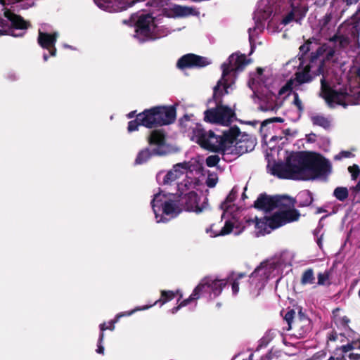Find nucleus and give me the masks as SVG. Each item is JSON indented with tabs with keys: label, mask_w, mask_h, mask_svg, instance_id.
Here are the masks:
<instances>
[{
	"label": "nucleus",
	"mask_w": 360,
	"mask_h": 360,
	"mask_svg": "<svg viewBox=\"0 0 360 360\" xmlns=\"http://www.w3.org/2000/svg\"><path fill=\"white\" fill-rule=\"evenodd\" d=\"M330 162L321 155L309 151L293 152L285 162L275 163L271 174L279 179L310 180L330 172Z\"/></svg>",
	"instance_id": "obj_1"
},
{
	"label": "nucleus",
	"mask_w": 360,
	"mask_h": 360,
	"mask_svg": "<svg viewBox=\"0 0 360 360\" xmlns=\"http://www.w3.org/2000/svg\"><path fill=\"white\" fill-rule=\"evenodd\" d=\"M314 63L311 62L304 68L295 74L294 83L295 87L304 83L311 82L316 77L322 75L321 79V96L328 103H336L338 105L346 107V99L349 96V94L345 89L335 90L330 87L326 81V77L324 72V60H319L316 70H312L314 68Z\"/></svg>",
	"instance_id": "obj_2"
},
{
	"label": "nucleus",
	"mask_w": 360,
	"mask_h": 360,
	"mask_svg": "<svg viewBox=\"0 0 360 360\" xmlns=\"http://www.w3.org/2000/svg\"><path fill=\"white\" fill-rule=\"evenodd\" d=\"M230 85L226 82L219 80L213 89L212 99L216 103L214 108H209L204 112V120L212 124L229 126L236 117L234 110L223 104L222 97L228 94Z\"/></svg>",
	"instance_id": "obj_3"
},
{
	"label": "nucleus",
	"mask_w": 360,
	"mask_h": 360,
	"mask_svg": "<svg viewBox=\"0 0 360 360\" xmlns=\"http://www.w3.org/2000/svg\"><path fill=\"white\" fill-rule=\"evenodd\" d=\"M192 140L201 148L213 153L225 155L226 148H223L221 136L216 135L212 130L206 131L201 124H196L192 130Z\"/></svg>",
	"instance_id": "obj_4"
},
{
	"label": "nucleus",
	"mask_w": 360,
	"mask_h": 360,
	"mask_svg": "<svg viewBox=\"0 0 360 360\" xmlns=\"http://www.w3.org/2000/svg\"><path fill=\"white\" fill-rule=\"evenodd\" d=\"M300 217V212L293 207L276 212L266 219L269 221L268 227L274 230L288 223L297 221Z\"/></svg>",
	"instance_id": "obj_5"
},
{
	"label": "nucleus",
	"mask_w": 360,
	"mask_h": 360,
	"mask_svg": "<svg viewBox=\"0 0 360 360\" xmlns=\"http://www.w3.org/2000/svg\"><path fill=\"white\" fill-rule=\"evenodd\" d=\"M250 63V60L247 59L245 54H231L229 58V62L221 65L222 75L219 80H221L222 82L224 81L228 82L226 79V76L231 72L238 73L243 71Z\"/></svg>",
	"instance_id": "obj_6"
},
{
	"label": "nucleus",
	"mask_w": 360,
	"mask_h": 360,
	"mask_svg": "<svg viewBox=\"0 0 360 360\" xmlns=\"http://www.w3.org/2000/svg\"><path fill=\"white\" fill-rule=\"evenodd\" d=\"M210 63L211 60L207 57L194 53H187L177 60L176 67L180 70L202 68Z\"/></svg>",
	"instance_id": "obj_7"
},
{
	"label": "nucleus",
	"mask_w": 360,
	"mask_h": 360,
	"mask_svg": "<svg viewBox=\"0 0 360 360\" xmlns=\"http://www.w3.org/2000/svg\"><path fill=\"white\" fill-rule=\"evenodd\" d=\"M205 293L211 294L207 284V278H206V277L201 280L187 299L182 300L176 307H174L171 309L172 313H176L181 308L187 306L192 302L198 300Z\"/></svg>",
	"instance_id": "obj_8"
},
{
	"label": "nucleus",
	"mask_w": 360,
	"mask_h": 360,
	"mask_svg": "<svg viewBox=\"0 0 360 360\" xmlns=\"http://www.w3.org/2000/svg\"><path fill=\"white\" fill-rule=\"evenodd\" d=\"M58 37V33L56 32L48 33L39 30L37 43L42 49L48 50L51 56L54 57L57 53L56 44Z\"/></svg>",
	"instance_id": "obj_9"
},
{
	"label": "nucleus",
	"mask_w": 360,
	"mask_h": 360,
	"mask_svg": "<svg viewBox=\"0 0 360 360\" xmlns=\"http://www.w3.org/2000/svg\"><path fill=\"white\" fill-rule=\"evenodd\" d=\"M159 114L160 111L158 105L148 109H145L143 112H140L142 126L148 129L162 127L161 124L162 120L160 119Z\"/></svg>",
	"instance_id": "obj_10"
},
{
	"label": "nucleus",
	"mask_w": 360,
	"mask_h": 360,
	"mask_svg": "<svg viewBox=\"0 0 360 360\" xmlns=\"http://www.w3.org/2000/svg\"><path fill=\"white\" fill-rule=\"evenodd\" d=\"M159 114L160 111L158 105L148 109H145L143 112H140L142 126L148 129L162 127L161 124L162 120L160 119Z\"/></svg>",
	"instance_id": "obj_11"
},
{
	"label": "nucleus",
	"mask_w": 360,
	"mask_h": 360,
	"mask_svg": "<svg viewBox=\"0 0 360 360\" xmlns=\"http://www.w3.org/2000/svg\"><path fill=\"white\" fill-rule=\"evenodd\" d=\"M256 145L255 141L248 134H242L228 154L242 155L252 151Z\"/></svg>",
	"instance_id": "obj_12"
},
{
	"label": "nucleus",
	"mask_w": 360,
	"mask_h": 360,
	"mask_svg": "<svg viewBox=\"0 0 360 360\" xmlns=\"http://www.w3.org/2000/svg\"><path fill=\"white\" fill-rule=\"evenodd\" d=\"M342 35H345L352 42L359 41L360 34V22L359 20L343 22L338 28Z\"/></svg>",
	"instance_id": "obj_13"
},
{
	"label": "nucleus",
	"mask_w": 360,
	"mask_h": 360,
	"mask_svg": "<svg viewBox=\"0 0 360 360\" xmlns=\"http://www.w3.org/2000/svg\"><path fill=\"white\" fill-rule=\"evenodd\" d=\"M198 202L199 197L195 191L188 192L181 198V205L184 209L188 212L200 213L202 211V207L198 205Z\"/></svg>",
	"instance_id": "obj_14"
},
{
	"label": "nucleus",
	"mask_w": 360,
	"mask_h": 360,
	"mask_svg": "<svg viewBox=\"0 0 360 360\" xmlns=\"http://www.w3.org/2000/svg\"><path fill=\"white\" fill-rule=\"evenodd\" d=\"M274 195H269L266 193H260L254 202L253 207L265 212H270L276 209Z\"/></svg>",
	"instance_id": "obj_15"
},
{
	"label": "nucleus",
	"mask_w": 360,
	"mask_h": 360,
	"mask_svg": "<svg viewBox=\"0 0 360 360\" xmlns=\"http://www.w3.org/2000/svg\"><path fill=\"white\" fill-rule=\"evenodd\" d=\"M240 128L238 126L231 127L228 130L224 131L221 136L223 148L227 149L226 154L231 150L232 144L236 142L241 136Z\"/></svg>",
	"instance_id": "obj_16"
},
{
	"label": "nucleus",
	"mask_w": 360,
	"mask_h": 360,
	"mask_svg": "<svg viewBox=\"0 0 360 360\" xmlns=\"http://www.w3.org/2000/svg\"><path fill=\"white\" fill-rule=\"evenodd\" d=\"M167 154V151L162 148H154L150 149L146 147L141 150L135 159V165H142L146 163L152 156H162Z\"/></svg>",
	"instance_id": "obj_17"
},
{
	"label": "nucleus",
	"mask_w": 360,
	"mask_h": 360,
	"mask_svg": "<svg viewBox=\"0 0 360 360\" xmlns=\"http://www.w3.org/2000/svg\"><path fill=\"white\" fill-rule=\"evenodd\" d=\"M178 293H179V290H176V292H174L172 290H162L160 291V297L158 300H157L153 304H151L149 305H145L142 307H136L134 309L130 311L128 313V315H131L136 311L148 309L151 307L156 305V304H160V306H162L165 303L174 299V297L176 296V295Z\"/></svg>",
	"instance_id": "obj_18"
},
{
	"label": "nucleus",
	"mask_w": 360,
	"mask_h": 360,
	"mask_svg": "<svg viewBox=\"0 0 360 360\" xmlns=\"http://www.w3.org/2000/svg\"><path fill=\"white\" fill-rule=\"evenodd\" d=\"M153 23V18L150 15L140 16L136 22V32L143 37H150L152 33L150 25Z\"/></svg>",
	"instance_id": "obj_19"
},
{
	"label": "nucleus",
	"mask_w": 360,
	"mask_h": 360,
	"mask_svg": "<svg viewBox=\"0 0 360 360\" xmlns=\"http://www.w3.org/2000/svg\"><path fill=\"white\" fill-rule=\"evenodd\" d=\"M4 17L11 22V27L15 30H27L30 27V23L23 19L20 15H17L10 10L4 11Z\"/></svg>",
	"instance_id": "obj_20"
},
{
	"label": "nucleus",
	"mask_w": 360,
	"mask_h": 360,
	"mask_svg": "<svg viewBox=\"0 0 360 360\" xmlns=\"http://www.w3.org/2000/svg\"><path fill=\"white\" fill-rule=\"evenodd\" d=\"M324 53L326 54L325 57L321 60H324L325 63L326 61H329L333 59L335 54V48L330 47L327 44H322L314 52L311 53V62L316 63L318 58Z\"/></svg>",
	"instance_id": "obj_21"
},
{
	"label": "nucleus",
	"mask_w": 360,
	"mask_h": 360,
	"mask_svg": "<svg viewBox=\"0 0 360 360\" xmlns=\"http://www.w3.org/2000/svg\"><path fill=\"white\" fill-rule=\"evenodd\" d=\"M160 111L159 117L162 119V126L169 125L174 123L176 120V110L173 105H158Z\"/></svg>",
	"instance_id": "obj_22"
},
{
	"label": "nucleus",
	"mask_w": 360,
	"mask_h": 360,
	"mask_svg": "<svg viewBox=\"0 0 360 360\" xmlns=\"http://www.w3.org/2000/svg\"><path fill=\"white\" fill-rule=\"evenodd\" d=\"M147 141L150 146L162 148L166 144V134L163 129H154L150 131Z\"/></svg>",
	"instance_id": "obj_23"
},
{
	"label": "nucleus",
	"mask_w": 360,
	"mask_h": 360,
	"mask_svg": "<svg viewBox=\"0 0 360 360\" xmlns=\"http://www.w3.org/2000/svg\"><path fill=\"white\" fill-rule=\"evenodd\" d=\"M275 207L280 210H284L295 207L296 200L288 195H274Z\"/></svg>",
	"instance_id": "obj_24"
},
{
	"label": "nucleus",
	"mask_w": 360,
	"mask_h": 360,
	"mask_svg": "<svg viewBox=\"0 0 360 360\" xmlns=\"http://www.w3.org/2000/svg\"><path fill=\"white\" fill-rule=\"evenodd\" d=\"M206 278H207L210 293H212L214 297H218L228 283L226 279L212 278L211 277H206Z\"/></svg>",
	"instance_id": "obj_25"
},
{
	"label": "nucleus",
	"mask_w": 360,
	"mask_h": 360,
	"mask_svg": "<svg viewBox=\"0 0 360 360\" xmlns=\"http://www.w3.org/2000/svg\"><path fill=\"white\" fill-rule=\"evenodd\" d=\"M330 42H333L334 44V47L335 49H345L347 48L352 41L348 39L345 35H342L341 32H337L335 34L329 39Z\"/></svg>",
	"instance_id": "obj_26"
},
{
	"label": "nucleus",
	"mask_w": 360,
	"mask_h": 360,
	"mask_svg": "<svg viewBox=\"0 0 360 360\" xmlns=\"http://www.w3.org/2000/svg\"><path fill=\"white\" fill-rule=\"evenodd\" d=\"M165 195H162L160 193H158L154 195L153 200H151V207L153 210V212L155 215V218L157 219L158 222L165 221L163 220L162 216H160L159 212L161 210L162 206L161 204H163L162 198Z\"/></svg>",
	"instance_id": "obj_27"
},
{
	"label": "nucleus",
	"mask_w": 360,
	"mask_h": 360,
	"mask_svg": "<svg viewBox=\"0 0 360 360\" xmlns=\"http://www.w3.org/2000/svg\"><path fill=\"white\" fill-rule=\"evenodd\" d=\"M298 207H304L309 206L314 201L312 193L308 190L302 191L298 194Z\"/></svg>",
	"instance_id": "obj_28"
},
{
	"label": "nucleus",
	"mask_w": 360,
	"mask_h": 360,
	"mask_svg": "<svg viewBox=\"0 0 360 360\" xmlns=\"http://www.w3.org/2000/svg\"><path fill=\"white\" fill-rule=\"evenodd\" d=\"M340 311V309L339 307H337V308L334 309L332 311L335 323L337 326H340L345 329L349 328V323L350 322V319L346 316H339Z\"/></svg>",
	"instance_id": "obj_29"
},
{
	"label": "nucleus",
	"mask_w": 360,
	"mask_h": 360,
	"mask_svg": "<svg viewBox=\"0 0 360 360\" xmlns=\"http://www.w3.org/2000/svg\"><path fill=\"white\" fill-rule=\"evenodd\" d=\"M162 213L166 215H170L172 214H179L180 212V210L176 205V203L172 200L165 201L163 204H161Z\"/></svg>",
	"instance_id": "obj_30"
},
{
	"label": "nucleus",
	"mask_w": 360,
	"mask_h": 360,
	"mask_svg": "<svg viewBox=\"0 0 360 360\" xmlns=\"http://www.w3.org/2000/svg\"><path fill=\"white\" fill-rule=\"evenodd\" d=\"M311 121L314 125L319 126L324 129H330L331 126L330 121L323 115H316L311 117Z\"/></svg>",
	"instance_id": "obj_31"
},
{
	"label": "nucleus",
	"mask_w": 360,
	"mask_h": 360,
	"mask_svg": "<svg viewBox=\"0 0 360 360\" xmlns=\"http://www.w3.org/2000/svg\"><path fill=\"white\" fill-rule=\"evenodd\" d=\"M300 283L302 285L315 283V276L313 269L308 268L302 274Z\"/></svg>",
	"instance_id": "obj_32"
},
{
	"label": "nucleus",
	"mask_w": 360,
	"mask_h": 360,
	"mask_svg": "<svg viewBox=\"0 0 360 360\" xmlns=\"http://www.w3.org/2000/svg\"><path fill=\"white\" fill-rule=\"evenodd\" d=\"M238 191L233 188L226 199L221 203L220 208L224 212H227L231 207V203L236 199Z\"/></svg>",
	"instance_id": "obj_33"
},
{
	"label": "nucleus",
	"mask_w": 360,
	"mask_h": 360,
	"mask_svg": "<svg viewBox=\"0 0 360 360\" xmlns=\"http://www.w3.org/2000/svg\"><path fill=\"white\" fill-rule=\"evenodd\" d=\"M333 196L339 201L344 202L349 196L347 188L338 186L333 191Z\"/></svg>",
	"instance_id": "obj_34"
},
{
	"label": "nucleus",
	"mask_w": 360,
	"mask_h": 360,
	"mask_svg": "<svg viewBox=\"0 0 360 360\" xmlns=\"http://www.w3.org/2000/svg\"><path fill=\"white\" fill-rule=\"evenodd\" d=\"M343 354H348V352H352L354 349H360V339L353 340L347 345H342L340 348Z\"/></svg>",
	"instance_id": "obj_35"
},
{
	"label": "nucleus",
	"mask_w": 360,
	"mask_h": 360,
	"mask_svg": "<svg viewBox=\"0 0 360 360\" xmlns=\"http://www.w3.org/2000/svg\"><path fill=\"white\" fill-rule=\"evenodd\" d=\"M330 271H325L323 272H319L317 275V284L319 285H327L329 286L331 285V282L330 280Z\"/></svg>",
	"instance_id": "obj_36"
},
{
	"label": "nucleus",
	"mask_w": 360,
	"mask_h": 360,
	"mask_svg": "<svg viewBox=\"0 0 360 360\" xmlns=\"http://www.w3.org/2000/svg\"><path fill=\"white\" fill-rule=\"evenodd\" d=\"M101 333L98 340V348L96 352L100 354H104V347L102 345L104 339V331L106 330L105 323H101L99 326Z\"/></svg>",
	"instance_id": "obj_37"
},
{
	"label": "nucleus",
	"mask_w": 360,
	"mask_h": 360,
	"mask_svg": "<svg viewBox=\"0 0 360 360\" xmlns=\"http://www.w3.org/2000/svg\"><path fill=\"white\" fill-rule=\"evenodd\" d=\"M142 126L141 117L140 113L136 115V118L128 122L127 131L131 133L139 130V127Z\"/></svg>",
	"instance_id": "obj_38"
},
{
	"label": "nucleus",
	"mask_w": 360,
	"mask_h": 360,
	"mask_svg": "<svg viewBox=\"0 0 360 360\" xmlns=\"http://www.w3.org/2000/svg\"><path fill=\"white\" fill-rule=\"evenodd\" d=\"M294 80L290 79L286 82V83L279 89L278 96H281L285 94L289 95L295 86Z\"/></svg>",
	"instance_id": "obj_39"
},
{
	"label": "nucleus",
	"mask_w": 360,
	"mask_h": 360,
	"mask_svg": "<svg viewBox=\"0 0 360 360\" xmlns=\"http://www.w3.org/2000/svg\"><path fill=\"white\" fill-rule=\"evenodd\" d=\"M178 178L177 170L167 172L163 179V184H171Z\"/></svg>",
	"instance_id": "obj_40"
},
{
	"label": "nucleus",
	"mask_w": 360,
	"mask_h": 360,
	"mask_svg": "<svg viewBox=\"0 0 360 360\" xmlns=\"http://www.w3.org/2000/svg\"><path fill=\"white\" fill-rule=\"evenodd\" d=\"M295 315V311L294 309H290L286 312L284 316V320L288 323L287 330H289L292 328V324L295 323L293 322V319Z\"/></svg>",
	"instance_id": "obj_41"
},
{
	"label": "nucleus",
	"mask_w": 360,
	"mask_h": 360,
	"mask_svg": "<svg viewBox=\"0 0 360 360\" xmlns=\"http://www.w3.org/2000/svg\"><path fill=\"white\" fill-rule=\"evenodd\" d=\"M220 161V158L217 155H212L208 156L205 160L206 165L209 167H213L217 165Z\"/></svg>",
	"instance_id": "obj_42"
},
{
	"label": "nucleus",
	"mask_w": 360,
	"mask_h": 360,
	"mask_svg": "<svg viewBox=\"0 0 360 360\" xmlns=\"http://www.w3.org/2000/svg\"><path fill=\"white\" fill-rule=\"evenodd\" d=\"M233 223L229 220L226 221L224 226L221 229L219 235L225 236V235L229 234L233 231Z\"/></svg>",
	"instance_id": "obj_43"
},
{
	"label": "nucleus",
	"mask_w": 360,
	"mask_h": 360,
	"mask_svg": "<svg viewBox=\"0 0 360 360\" xmlns=\"http://www.w3.org/2000/svg\"><path fill=\"white\" fill-rule=\"evenodd\" d=\"M128 312H124V313H120L116 315V316L115 317L114 319L111 320L110 322H109V326H107L105 324V328H107L106 330H115V323L118 322L119 321V319L122 317V316H129L128 315Z\"/></svg>",
	"instance_id": "obj_44"
},
{
	"label": "nucleus",
	"mask_w": 360,
	"mask_h": 360,
	"mask_svg": "<svg viewBox=\"0 0 360 360\" xmlns=\"http://www.w3.org/2000/svg\"><path fill=\"white\" fill-rule=\"evenodd\" d=\"M348 171L351 174V177L352 180H356L360 174V168L356 164L349 166L348 167Z\"/></svg>",
	"instance_id": "obj_45"
},
{
	"label": "nucleus",
	"mask_w": 360,
	"mask_h": 360,
	"mask_svg": "<svg viewBox=\"0 0 360 360\" xmlns=\"http://www.w3.org/2000/svg\"><path fill=\"white\" fill-rule=\"evenodd\" d=\"M312 40H315V38L309 39L304 44L300 46V52L302 53V56L306 55L310 51V45L312 43Z\"/></svg>",
	"instance_id": "obj_46"
},
{
	"label": "nucleus",
	"mask_w": 360,
	"mask_h": 360,
	"mask_svg": "<svg viewBox=\"0 0 360 360\" xmlns=\"http://www.w3.org/2000/svg\"><path fill=\"white\" fill-rule=\"evenodd\" d=\"M2 35H11L13 37H22L24 35V33H20V34H15L14 33V31L11 29V28H2V27H0V36H2Z\"/></svg>",
	"instance_id": "obj_47"
},
{
	"label": "nucleus",
	"mask_w": 360,
	"mask_h": 360,
	"mask_svg": "<svg viewBox=\"0 0 360 360\" xmlns=\"http://www.w3.org/2000/svg\"><path fill=\"white\" fill-rule=\"evenodd\" d=\"M266 217L264 218L263 220L259 219L256 217L255 221V228L259 230L265 229L266 226H268L269 221L266 219Z\"/></svg>",
	"instance_id": "obj_48"
},
{
	"label": "nucleus",
	"mask_w": 360,
	"mask_h": 360,
	"mask_svg": "<svg viewBox=\"0 0 360 360\" xmlns=\"http://www.w3.org/2000/svg\"><path fill=\"white\" fill-rule=\"evenodd\" d=\"M283 121H284L283 118L280 117H274L272 118L266 119L261 123V129H262V128L266 127L268 124L273 123V122L281 123Z\"/></svg>",
	"instance_id": "obj_49"
},
{
	"label": "nucleus",
	"mask_w": 360,
	"mask_h": 360,
	"mask_svg": "<svg viewBox=\"0 0 360 360\" xmlns=\"http://www.w3.org/2000/svg\"><path fill=\"white\" fill-rule=\"evenodd\" d=\"M294 100L293 104L297 108L300 112H302L304 110V106L302 105V102L300 100L299 95L297 92L293 93Z\"/></svg>",
	"instance_id": "obj_50"
},
{
	"label": "nucleus",
	"mask_w": 360,
	"mask_h": 360,
	"mask_svg": "<svg viewBox=\"0 0 360 360\" xmlns=\"http://www.w3.org/2000/svg\"><path fill=\"white\" fill-rule=\"evenodd\" d=\"M295 18V13L293 11L289 12L282 20L281 23L284 25L289 24Z\"/></svg>",
	"instance_id": "obj_51"
},
{
	"label": "nucleus",
	"mask_w": 360,
	"mask_h": 360,
	"mask_svg": "<svg viewBox=\"0 0 360 360\" xmlns=\"http://www.w3.org/2000/svg\"><path fill=\"white\" fill-rule=\"evenodd\" d=\"M354 156V155L350 152L347 150H342L341 151L338 155L335 157V160H340L342 158H349Z\"/></svg>",
	"instance_id": "obj_52"
},
{
	"label": "nucleus",
	"mask_w": 360,
	"mask_h": 360,
	"mask_svg": "<svg viewBox=\"0 0 360 360\" xmlns=\"http://www.w3.org/2000/svg\"><path fill=\"white\" fill-rule=\"evenodd\" d=\"M332 15L331 13H327L325 16L320 20V23L322 27H326L331 20Z\"/></svg>",
	"instance_id": "obj_53"
},
{
	"label": "nucleus",
	"mask_w": 360,
	"mask_h": 360,
	"mask_svg": "<svg viewBox=\"0 0 360 360\" xmlns=\"http://www.w3.org/2000/svg\"><path fill=\"white\" fill-rule=\"evenodd\" d=\"M231 288L233 295H236L239 291V282L237 280L231 278Z\"/></svg>",
	"instance_id": "obj_54"
},
{
	"label": "nucleus",
	"mask_w": 360,
	"mask_h": 360,
	"mask_svg": "<svg viewBox=\"0 0 360 360\" xmlns=\"http://www.w3.org/2000/svg\"><path fill=\"white\" fill-rule=\"evenodd\" d=\"M217 183V178H211L208 177L206 180V185L209 188H213L216 186Z\"/></svg>",
	"instance_id": "obj_55"
},
{
	"label": "nucleus",
	"mask_w": 360,
	"mask_h": 360,
	"mask_svg": "<svg viewBox=\"0 0 360 360\" xmlns=\"http://www.w3.org/2000/svg\"><path fill=\"white\" fill-rule=\"evenodd\" d=\"M347 359L349 360H360V353L349 352L347 354Z\"/></svg>",
	"instance_id": "obj_56"
},
{
	"label": "nucleus",
	"mask_w": 360,
	"mask_h": 360,
	"mask_svg": "<svg viewBox=\"0 0 360 360\" xmlns=\"http://www.w3.org/2000/svg\"><path fill=\"white\" fill-rule=\"evenodd\" d=\"M0 27L5 28V29H6L8 27V28L11 29V25H9V23H8V20H4L2 18L0 19Z\"/></svg>",
	"instance_id": "obj_57"
},
{
	"label": "nucleus",
	"mask_w": 360,
	"mask_h": 360,
	"mask_svg": "<svg viewBox=\"0 0 360 360\" xmlns=\"http://www.w3.org/2000/svg\"><path fill=\"white\" fill-rule=\"evenodd\" d=\"M328 340L330 341H336L338 340V333L336 331L333 330L328 335Z\"/></svg>",
	"instance_id": "obj_58"
},
{
	"label": "nucleus",
	"mask_w": 360,
	"mask_h": 360,
	"mask_svg": "<svg viewBox=\"0 0 360 360\" xmlns=\"http://www.w3.org/2000/svg\"><path fill=\"white\" fill-rule=\"evenodd\" d=\"M316 134L311 132V134H309L307 136V141L310 142V143H314L316 141Z\"/></svg>",
	"instance_id": "obj_59"
},
{
	"label": "nucleus",
	"mask_w": 360,
	"mask_h": 360,
	"mask_svg": "<svg viewBox=\"0 0 360 360\" xmlns=\"http://www.w3.org/2000/svg\"><path fill=\"white\" fill-rule=\"evenodd\" d=\"M138 114H136V110H133V111H131L130 112H129L127 115V118L129 119H131V118H133L134 117H136V115Z\"/></svg>",
	"instance_id": "obj_60"
},
{
	"label": "nucleus",
	"mask_w": 360,
	"mask_h": 360,
	"mask_svg": "<svg viewBox=\"0 0 360 360\" xmlns=\"http://www.w3.org/2000/svg\"><path fill=\"white\" fill-rule=\"evenodd\" d=\"M352 190L356 193L360 192V178L356 185L352 188Z\"/></svg>",
	"instance_id": "obj_61"
},
{
	"label": "nucleus",
	"mask_w": 360,
	"mask_h": 360,
	"mask_svg": "<svg viewBox=\"0 0 360 360\" xmlns=\"http://www.w3.org/2000/svg\"><path fill=\"white\" fill-rule=\"evenodd\" d=\"M255 221H256V217L255 219H245V223L248 225H252V224L255 225Z\"/></svg>",
	"instance_id": "obj_62"
},
{
	"label": "nucleus",
	"mask_w": 360,
	"mask_h": 360,
	"mask_svg": "<svg viewBox=\"0 0 360 360\" xmlns=\"http://www.w3.org/2000/svg\"><path fill=\"white\" fill-rule=\"evenodd\" d=\"M245 276H246V275H245V273H239V274L237 275V276H236L235 278H233V280H237V281H238L240 279H241V278H243L245 277Z\"/></svg>",
	"instance_id": "obj_63"
},
{
	"label": "nucleus",
	"mask_w": 360,
	"mask_h": 360,
	"mask_svg": "<svg viewBox=\"0 0 360 360\" xmlns=\"http://www.w3.org/2000/svg\"><path fill=\"white\" fill-rule=\"evenodd\" d=\"M337 360H348L347 359V354H343L340 356H338L336 358Z\"/></svg>",
	"instance_id": "obj_64"
}]
</instances>
